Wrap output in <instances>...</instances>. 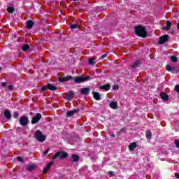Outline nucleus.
<instances>
[{
	"mask_svg": "<svg viewBox=\"0 0 179 179\" xmlns=\"http://www.w3.org/2000/svg\"><path fill=\"white\" fill-rule=\"evenodd\" d=\"M104 58H107V54H104L101 56V59H104Z\"/></svg>",
	"mask_w": 179,
	"mask_h": 179,
	"instance_id": "obj_43",
	"label": "nucleus"
},
{
	"mask_svg": "<svg viewBox=\"0 0 179 179\" xmlns=\"http://www.w3.org/2000/svg\"><path fill=\"white\" fill-rule=\"evenodd\" d=\"M92 91V88L90 87H83L80 89V94L87 96L90 94V92Z\"/></svg>",
	"mask_w": 179,
	"mask_h": 179,
	"instance_id": "obj_10",
	"label": "nucleus"
},
{
	"mask_svg": "<svg viewBox=\"0 0 179 179\" xmlns=\"http://www.w3.org/2000/svg\"><path fill=\"white\" fill-rule=\"evenodd\" d=\"M48 152H50V148H48V149L43 152L44 156H47V155H48Z\"/></svg>",
	"mask_w": 179,
	"mask_h": 179,
	"instance_id": "obj_37",
	"label": "nucleus"
},
{
	"mask_svg": "<svg viewBox=\"0 0 179 179\" xmlns=\"http://www.w3.org/2000/svg\"><path fill=\"white\" fill-rule=\"evenodd\" d=\"M34 136L38 142L41 143L45 142V141L47 139V136L43 134V131H41V130H36L35 131Z\"/></svg>",
	"mask_w": 179,
	"mask_h": 179,
	"instance_id": "obj_3",
	"label": "nucleus"
},
{
	"mask_svg": "<svg viewBox=\"0 0 179 179\" xmlns=\"http://www.w3.org/2000/svg\"><path fill=\"white\" fill-rule=\"evenodd\" d=\"M74 83H83V82H87L90 79H92L90 76H86L85 75H79L73 78Z\"/></svg>",
	"mask_w": 179,
	"mask_h": 179,
	"instance_id": "obj_2",
	"label": "nucleus"
},
{
	"mask_svg": "<svg viewBox=\"0 0 179 179\" xmlns=\"http://www.w3.org/2000/svg\"><path fill=\"white\" fill-rule=\"evenodd\" d=\"M80 27V26H79V24H71L70 25V29H79Z\"/></svg>",
	"mask_w": 179,
	"mask_h": 179,
	"instance_id": "obj_27",
	"label": "nucleus"
},
{
	"mask_svg": "<svg viewBox=\"0 0 179 179\" xmlns=\"http://www.w3.org/2000/svg\"><path fill=\"white\" fill-rule=\"evenodd\" d=\"M170 38V36L167 34L162 35L159 37V39L158 41V44L162 45V44H166V43H169V40Z\"/></svg>",
	"mask_w": 179,
	"mask_h": 179,
	"instance_id": "obj_5",
	"label": "nucleus"
},
{
	"mask_svg": "<svg viewBox=\"0 0 179 179\" xmlns=\"http://www.w3.org/2000/svg\"><path fill=\"white\" fill-rule=\"evenodd\" d=\"M4 117L7 118V120H10V118H12V114L10 113V110H5Z\"/></svg>",
	"mask_w": 179,
	"mask_h": 179,
	"instance_id": "obj_17",
	"label": "nucleus"
},
{
	"mask_svg": "<svg viewBox=\"0 0 179 179\" xmlns=\"http://www.w3.org/2000/svg\"><path fill=\"white\" fill-rule=\"evenodd\" d=\"M17 160L18 162H23V157H17Z\"/></svg>",
	"mask_w": 179,
	"mask_h": 179,
	"instance_id": "obj_41",
	"label": "nucleus"
},
{
	"mask_svg": "<svg viewBox=\"0 0 179 179\" xmlns=\"http://www.w3.org/2000/svg\"><path fill=\"white\" fill-rule=\"evenodd\" d=\"M178 29L179 30V22L177 24Z\"/></svg>",
	"mask_w": 179,
	"mask_h": 179,
	"instance_id": "obj_47",
	"label": "nucleus"
},
{
	"mask_svg": "<svg viewBox=\"0 0 179 179\" xmlns=\"http://www.w3.org/2000/svg\"><path fill=\"white\" fill-rule=\"evenodd\" d=\"M19 115H20L19 112H14L13 118H17V117H19Z\"/></svg>",
	"mask_w": 179,
	"mask_h": 179,
	"instance_id": "obj_34",
	"label": "nucleus"
},
{
	"mask_svg": "<svg viewBox=\"0 0 179 179\" xmlns=\"http://www.w3.org/2000/svg\"><path fill=\"white\" fill-rule=\"evenodd\" d=\"M107 174H108L110 177H114V176H115V173H114V171H108Z\"/></svg>",
	"mask_w": 179,
	"mask_h": 179,
	"instance_id": "obj_32",
	"label": "nucleus"
},
{
	"mask_svg": "<svg viewBox=\"0 0 179 179\" xmlns=\"http://www.w3.org/2000/svg\"><path fill=\"white\" fill-rule=\"evenodd\" d=\"M73 1H78V0H73Z\"/></svg>",
	"mask_w": 179,
	"mask_h": 179,
	"instance_id": "obj_49",
	"label": "nucleus"
},
{
	"mask_svg": "<svg viewBox=\"0 0 179 179\" xmlns=\"http://www.w3.org/2000/svg\"><path fill=\"white\" fill-rule=\"evenodd\" d=\"M160 97L164 101H169V94H166V92H161Z\"/></svg>",
	"mask_w": 179,
	"mask_h": 179,
	"instance_id": "obj_15",
	"label": "nucleus"
},
{
	"mask_svg": "<svg viewBox=\"0 0 179 179\" xmlns=\"http://www.w3.org/2000/svg\"><path fill=\"white\" fill-rule=\"evenodd\" d=\"M110 136L111 138H115V134H111Z\"/></svg>",
	"mask_w": 179,
	"mask_h": 179,
	"instance_id": "obj_45",
	"label": "nucleus"
},
{
	"mask_svg": "<svg viewBox=\"0 0 179 179\" xmlns=\"http://www.w3.org/2000/svg\"><path fill=\"white\" fill-rule=\"evenodd\" d=\"M175 145L176 146V148H178L179 149V140H175Z\"/></svg>",
	"mask_w": 179,
	"mask_h": 179,
	"instance_id": "obj_35",
	"label": "nucleus"
},
{
	"mask_svg": "<svg viewBox=\"0 0 179 179\" xmlns=\"http://www.w3.org/2000/svg\"><path fill=\"white\" fill-rule=\"evenodd\" d=\"M92 94L94 99H95V100H96L97 101H100V100H101V95H100V93L97 92H94Z\"/></svg>",
	"mask_w": 179,
	"mask_h": 179,
	"instance_id": "obj_13",
	"label": "nucleus"
},
{
	"mask_svg": "<svg viewBox=\"0 0 179 179\" xmlns=\"http://www.w3.org/2000/svg\"><path fill=\"white\" fill-rule=\"evenodd\" d=\"M175 90L179 94V85L175 86Z\"/></svg>",
	"mask_w": 179,
	"mask_h": 179,
	"instance_id": "obj_36",
	"label": "nucleus"
},
{
	"mask_svg": "<svg viewBox=\"0 0 179 179\" xmlns=\"http://www.w3.org/2000/svg\"><path fill=\"white\" fill-rule=\"evenodd\" d=\"M135 148H136V142H133L129 145V149L131 152H132L133 150H135Z\"/></svg>",
	"mask_w": 179,
	"mask_h": 179,
	"instance_id": "obj_20",
	"label": "nucleus"
},
{
	"mask_svg": "<svg viewBox=\"0 0 179 179\" xmlns=\"http://www.w3.org/2000/svg\"><path fill=\"white\" fill-rule=\"evenodd\" d=\"M66 157H68V152L65 151H59L56 152V154L52 157V160H55V159L64 160V159H66Z\"/></svg>",
	"mask_w": 179,
	"mask_h": 179,
	"instance_id": "obj_4",
	"label": "nucleus"
},
{
	"mask_svg": "<svg viewBox=\"0 0 179 179\" xmlns=\"http://www.w3.org/2000/svg\"><path fill=\"white\" fill-rule=\"evenodd\" d=\"M30 49V45H29V44H24L22 45V51H24V52H27V51H29V50Z\"/></svg>",
	"mask_w": 179,
	"mask_h": 179,
	"instance_id": "obj_23",
	"label": "nucleus"
},
{
	"mask_svg": "<svg viewBox=\"0 0 179 179\" xmlns=\"http://www.w3.org/2000/svg\"><path fill=\"white\" fill-rule=\"evenodd\" d=\"M33 26H34V22L31 20H28L27 21V29H28V30H31V29H33Z\"/></svg>",
	"mask_w": 179,
	"mask_h": 179,
	"instance_id": "obj_12",
	"label": "nucleus"
},
{
	"mask_svg": "<svg viewBox=\"0 0 179 179\" xmlns=\"http://www.w3.org/2000/svg\"><path fill=\"white\" fill-rule=\"evenodd\" d=\"M111 87V85L110 84H106L100 87L101 90H105V92H107L110 90V88Z\"/></svg>",
	"mask_w": 179,
	"mask_h": 179,
	"instance_id": "obj_16",
	"label": "nucleus"
},
{
	"mask_svg": "<svg viewBox=\"0 0 179 179\" xmlns=\"http://www.w3.org/2000/svg\"><path fill=\"white\" fill-rule=\"evenodd\" d=\"M7 85H8V84L6 82H2L1 83L2 87H6Z\"/></svg>",
	"mask_w": 179,
	"mask_h": 179,
	"instance_id": "obj_39",
	"label": "nucleus"
},
{
	"mask_svg": "<svg viewBox=\"0 0 179 179\" xmlns=\"http://www.w3.org/2000/svg\"><path fill=\"white\" fill-rule=\"evenodd\" d=\"M74 94H73V91H69V93L67 94V96L66 99L67 100H71L72 97H73Z\"/></svg>",
	"mask_w": 179,
	"mask_h": 179,
	"instance_id": "obj_24",
	"label": "nucleus"
},
{
	"mask_svg": "<svg viewBox=\"0 0 179 179\" xmlns=\"http://www.w3.org/2000/svg\"><path fill=\"white\" fill-rule=\"evenodd\" d=\"M145 136L148 139H152V131H146Z\"/></svg>",
	"mask_w": 179,
	"mask_h": 179,
	"instance_id": "obj_29",
	"label": "nucleus"
},
{
	"mask_svg": "<svg viewBox=\"0 0 179 179\" xmlns=\"http://www.w3.org/2000/svg\"><path fill=\"white\" fill-rule=\"evenodd\" d=\"M142 64V61L141 59L136 60L131 66V69H136V68H138V66H141V64Z\"/></svg>",
	"mask_w": 179,
	"mask_h": 179,
	"instance_id": "obj_11",
	"label": "nucleus"
},
{
	"mask_svg": "<svg viewBox=\"0 0 179 179\" xmlns=\"http://www.w3.org/2000/svg\"><path fill=\"white\" fill-rule=\"evenodd\" d=\"M79 111H80V109H79V108H76L73 110H69L66 113V117L67 118H70V117H73V115H75V114H76V113H79Z\"/></svg>",
	"mask_w": 179,
	"mask_h": 179,
	"instance_id": "obj_8",
	"label": "nucleus"
},
{
	"mask_svg": "<svg viewBox=\"0 0 179 179\" xmlns=\"http://www.w3.org/2000/svg\"><path fill=\"white\" fill-rule=\"evenodd\" d=\"M171 29V22L170 21L166 22V30L169 31Z\"/></svg>",
	"mask_w": 179,
	"mask_h": 179,
	"instance_id": "obj_28",
	"label": "nucleus"
},
{
	"mask_svg": "<svg viewBox=\"0 0 179 179\" xmlns=\"http://www.w3.org/2000/svg\"><path fill=\"white\" fill-rule=\"evenodd\" d=\"M73 79V77L72 76H67L65 77H59V82L61 83H64V82H68L69 80H72Z\"/></svg>",
	"mask_w": 179,
	"mask_h": 179,
	"instance_id": "obj_9",
	"label": "nucleus"
},
{
	"mask_svg": "<svg viewBox=\"0 0 179 179\" xmlns=\"http://www.w3.org/2000/svg\"><path fill=\"white\" fill-rule=\"evenodd\" d=\"M135 34L138 37H141V38H146V37H148V31H146V28L142 25L135 27Z\"/></svg>",
	"mask_w": 179,
	"mask_h": 179,
	"instance_id": "obj_1",
	"label": "nucleus"
},
{
	"mask_svg": "<svg viewBox=\"0 0 179 179\" xmlns=\"http://www.w3.org/2000/svg\"><path fill=\"white\" fill-rule=\"evenodd\" d=\"M175 177L178 179H179V173H175Z\"/></svg>",
	"mask_w": 179,
	"mask_h": 179,
	"instance_id": "obj_44",
	"label": "nucleus"
},
{
	"mask_svg": "<svg viewBox=\"0 0 179 179\" xmlns=\"http://www.w3.org/2000/svg\"><path fill=\"white\" fill-rule=\"evenodd\" d=\"M47 89H48L47 87L43 86V87H41V92H45V90H47Z\"/></svg>",
	"mask_w": 179,
	"mask_h": 179,
	"instance_id": "obj_40",
	"label": "nucleus"
},
{
	"mask_svg": "<svg viewBox=\"0 0 179 179\" xmlns=\"http://www.w3.org/2000/svg\"><path fill=\"white\" fill-rule=\"evenodd\" d=\"M109 107L113 110H117V108H118V106H117V102L114 101H112L109 103Z\"/></svg>",
	"mask_w": 179,
	"mask_h": 179,
	"instance_id": "obj_22",
	"label": "nucleus"
},
{
	"mask_svg": "<svg viewBox=\"0 0 179 179\" xmlns=\"http://www.w3.org/2000/svg\"><path fill=\"white\" fill-rule=\"evenodd\" d=\"M52 166V162H50L48 165L43 169V173L47 174V171L50 170V168Z\"/></svg>",
	"mask_w": 179,
	"mask_h": 179,
	"instance_id": "obj_21",
	"label": "nucleus"
},
{
	"mask_svg": "<svg viewBox=\"0 0 179 179\" xmlns=\"http://www.w3.org/2000/svg\"><path fill=\"white\" fill-rule=\"evenodd\" d=\"M46 87H48V89H49V90H51L52 92H54L55 90H57V89H58L56 86L53 85L52 84H47L46 85Z\"/></svg>",
	"mask_w": 179,
	"mask_h": 179,
	"instance_id": "obj_18",
	"label": "nucleus"
},
{
	"mask_svg": "<svg viewBox=\"0 0 179 179\" xmlns=\"http://www.w3.org/2000/svg\"><path fill=\"white\" fill-rule=\"evenodd\" d=\"M19 124L22 127H26L29 124V117L22 116L19 120Z\"/></svg>",
	"mask_w": 179,
	"mask_h": 179,
	"instance_id": "obj_6",
	"label": "nucleus"
},
{
	"mask_svg": "<svg viewBox=\"0 0 179 179\" xmlns=\"http://www.w3.org/2000/svg\"><path fill=\"white\" fill-rule=\"evenodd\" d=\"M71 158L73 159V163H78L79 160H80V157L76 154H72L71 155Z\"/></svg>",
	"mask_w": 179,
	"mask_h": 179,
	"instance_id": "obj_14",
	"label": "nucleus"
},
{
	"mask_svg": "<svg viewBox=\"0 0 179 179\" xmlns=\"http://www.w3.org/2000/svg\"><path fill=\"white\" fill-rule=\"evenodd\" d=\"M125 132V128H122L120 131V134H124Z\"/></svg>",
	"mask_w": 179,
	"mask_h": 179,
	"instance_id": "obj_42",
	"label": "nucleus"
},
{
	"mask_svg": "<svg viewBox=\"0 0 179 179\" xmlns=\"http://www.w3.org/2000/svg\"><path fill=\"white\" fill-rule=\"evenodd\" d=\"M15 10V7L10 6V7H8L7 8V12L8 13H13Z\"/></svg>",
	"mask_w": 179,
	"mask_h": 179,
	"instance_id": "obj_25",
	"label": "nucleus"
},
{
	"mask_svg": "<svg viewBox=\"0 0 179 179\" xmlns=\"http://www.w3.org/2000/svg\"><path fill=\"white\" fill-rule=\"evenodd\" d=\"M34 169H36V165H28L27 167V170L28 171H32Z\"/></svg>",
	"mask_w": 179,
	"mask_h": 179,
	"instance_id": "obj_26",
	"label": "nucleus"
},
{
	"mask_svg": "<svg viewBox=\"0 0 179 179\" xmlns=\"http://www.w3.org/2000/svg\"><path fill=\"white\" fill-rule=\"evenodd\" d=\"M14 87L12 85H8V90L9 92H13Z\"/></svg>",
	"mask_w": 179,
	"mask_h": 179,
	"instance_id": "obj_33",
	"label": "nucleus"
},
{
	"mask_svg": "<svg viewBox=\"0 0 179 179\" xmlns=\"http://www.w3.org/2000/svg\"><path fill=\"white\" fill-rule=\"evenodd\" d=\"M171 60L172 61V62H177V61H178V59H177V57L176 56H172L171 57Z\"/></svg>",
	"mask_w": 179,
	"mask_h": 179,
	"instance_id": "obj_31",
	"label": "nucleus"
},
{
	"mask_svg": "<svg viewBox=\"0 0 179 179\" xmlns=\"http://www.w3.org/2000/svg\"><path fill=\"white\" fill-rule=\"evenodd\" d=\"M1 69H2L0 67V71H1Z\"/></svg>",
	"mask_w": 179,
	"mask_h": 179,
	"instance_id": "obj_48",
	"label": "nucleus"
},
{
	"mask_svg": "<svg viewBox=\"0 0 179 179\" xmlns=\"http://www.w3.org/2000/svg\"><path fill=\"white\" fill-rule=\"evenodd\" d=\"M43 116L41 115V113H36L35 116L32 117V120L31 121V124L32 125H34V124H37L41 120Z\"/></svg>",
	"mask_w": 179,
	"mask_h": 179,
	"instance_id": "obj_7",
	"label": "nucleus"
},
{
	"mask_svg": "<svg viewBox=\"0 0 179 179\" xmlns=\"http://www.w3.org/2000/svg\"><path fill=\"white\" fill-rule=\"evenodd\" d=\"M166 69L168 72H171L173 73V72L176 71V67L174 66H170V65L167 64L166 66Z\"/></svg>",
	"mask_w": 179,
	"mask_h": 179,
	"instance_id": "obj_19",
	"label": "nucleus"
},
{
	"mask_svg": "<svg viewBox=\"0 0 179 179\" xmlns=\"http://www.w3.org/2000/svg\"><path fill=\"white\" fill-rule=\"evenodd\" d=\"M119 88H120V87L118 85H113V90H118Z\"/></svg>",
	"mask_w": 179,
	"mask_h": 179,
	"instance_id": "obj_38",
	"label": "nucleus"
},
{
	"mask_svg": "<svg viewBox=\"0 0 179 179\" xmlns=\"http://www.w3.org/2000/svg\"><path fill=\"white\" fill-rule=\"evenodd\" d=\"M88 62L90 65H94V64H96V62L94 61V58H90Z\"/></svg>",
	"mask_w": 179,
	"mask_h": 179,
	"instance_id": "obj_30",
	"label": "nucleus"
},
{
	"mask_svg": "<svg viewBox=\"0 0 179 179\" xmlns=\"http://www.w3.org/2000/svg\"><path fill=\"white\" fill-rule=\"evenodd\" d=\"M29 114H30V115H31V117H33V113H32V112H30Z\"/></svg>",
	"mask_w": 179,
	"mask_h": 179,
	"instance_id": "obj_46",
	"label": "nucleus"
}]
</instances>
